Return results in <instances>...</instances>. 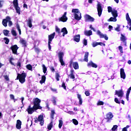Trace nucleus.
I'll return each mask as SVG.
<instances>
[{"instance_id":"1","label":"nucleus","mask_w":131,"mask_h":131,"mask_svg":"<svg viewBox=\"0 0 131 131\" xmlns=\"http://www.w3.org/2000/svg\"><path fill=\"white\" fill-rule=\"evenodd\" d=\"M72 13H74L75 19L79 21L81 19V13L78 9H73Z\"/></svg>"},{"instance_id":"2","label":"nucleus","mask_w":131,"mask_h":131,"mask_svg":"<svg viewBox=\"0 0 131 131\" xmlns=\"http://www.w3.org/2000/svg\"><path fill=\"white\" fill-rule=\"evenodd\" d=\"M27 76V74L24 72L21 74H17L16 79H19V81L20 83H24L26 81L25 78H26Z\"/></svg>"},{"instance_id":"3","label":"nucleus","mask_w":131,"mask_h":131,"mask_svg":"<svg viewBox=\"0 0 131 131\" xmlns=\"http://www.w3.org/2000/svg\"><path fill=\"white\" fill-rule=\"evenodd\" d=\"M40 99L38 98H36L33 99L34 108L37 110V109H41L42 107L40 106Z\"/></svg>"},{"instance_id":"4","label":"nucleus","mask_w":131,"mask_h":131,"mask_svg":"<svg viewBox=\"0 0 131 131\" xmlns=\"http://www.w3.org/2000/svg\"><path fill=\"white\" fill-rule=\"evenodd\" d=\"M8 22L9 26H12V25H13V23H12V21H11V17H10V16H7L6 19H3L2 24L5 26V27H7V26H8Z\"/></svg>"},{"instance_id":"5","label":"nucleus","mask_w":131,"mask_h":131,"mask_svg":"<svg viewBox=\"0 0 131 131\" xmlns=\"http://www.w3.org/2000/svg\"><path fill=\"white\" fill-rule=\"evenodd\" d=\"M38 121L39 122H40V125H43V124L45 123V120L43 119V115H40L38 116V118H36V119H35V123H37Z\"/></svg>"},{"instance_id":"6","label":"nucleus","mask_w":131,"mask_h":131,"mask_svg":"<svg viewBox=\"0 0 131 131\" xmlns=\"http://www.w3.org/2000/svg\"><path fill=\"white\" fill-rule=\"evenodd\" d=\"M13 5L16 11V13L20 15V13H21V11L20 10V7H19L18 5V0H14L13 1Z\"/></svg>"},{"instance_id":"7","label":"nucleus","mask_w":131,"mask_h":131,"mask_svg":"<svg viewBox=\"0 0 131 131\" xmlns=\"http://www.w3.org/2000/svg\"><path fill=\"white\" fill-rule=\"evenodd\" d=\"M97 9L99 17H101V15H102V12H103V9H102V5L100 4V2H98L97 5Z\"/></svg>"},{"instance_id":"8","label":"nucleus","mask_w":131,"mask_h":131,"mask_svg":"<svg viewBox=\"0 0 131 131\" xmlns=\"http://www.w3.org/2000/svg\"><path fill=\"white\" fill-rule=\"evenodd\" d=\"M63 56H64V53L63 52H59L58 53V58L59 59V62L62 66H65V62L63 60Z\"/></svg>"},{"instance_id":"9","label":"nucleus","mask_w":131,"mask_h":131,"mask_svg":"<svg viewBox=\"0 0 131 131\" xmlns=\"http://www.w3.org/2000/svg\"><path fill=\"white\" fill-rule=\"evenodd\" d=\"M67 12H64L63 15L58 19L59 22H67L68 20V17L66 16Z\"/></svg>"},{"instance_id":"10","label":"nucleus","mask_w":131,"mask_h":131,"mask_svg":"<svg viewBox=\"0 0 131 131\" xmlns=\"http://www.w3.org/2000/svg\"><path fill=\"white\" fill-rule=\"evenodd\" d=\"M97 34L99 35L100 38H104L105 40H108V36H107V35L102 33L100 30L97 31Z\"/></svg>"},{"instance_id":"11","label":"nucleus","mask_w":131,"mask_h":131,"mask_svg":"<svg viewBox=\"0 0 131 131\" xmlns=\"http://www.w3.org/2000/svg\"><path fill=\"white\" fill-rule=\"evenodd\" d=\"M84 19L85 22H94V21H95V18L88 14H86L84 16Z\"/></svg>"},{"instance_id":"12","label":"nucleus","mask_w":131,"mask_h":131,"mask_svg":"<svg viewBox=\"0 0 131 131\" xmlns=\"http://www.w3.org/2000/svg\"><path fill=\"white\" fill-rule=\"evenodd\" d=\"M119 97V98H122L123 97V95H124V93L123 92V91L122 90H116L115 91V94Z\"/></svg>"},{"instance_id":"13","label":"nucleus","mask_w":131,"mask_h":131,"mask_svg":"<svg viewBox=\"0 0 131 131\" xmlns=\"http://www.w3.org/2000/svg\"><path fill=\"white\" fill-rule=\"evenodd\" d=\"M18 49H19V47H18V46L16 45H13L11 47V49L12 51V53L13 54H14V55H18V53H17Z\"/></svg>"},{"instance_id":"14","label":"nucleus","mask_w":131,"mask_h":131,"mask_svg":"<svg viewBox=\"0 0 131 131\" xmlns=\"http://www.w3.org/2000/svg\"><path fill=\"white\" fill-rule=\"evenodd\" d=\"M27 111H28V113L29 114H32V113H33L34 112L35 110H37L35 108H34V107L33 106L32 107H31V105H29L27 109Z\"/></svg>"},{"instance_id":"15","label":"nucleus","mask_w":131,"mask_h":131,"mask_svg":"<svg viewBox=\"0 0 131 131\" xmlns=\"http://www.w3.org/2000/svg\"><path fill=\"white\" fill-rule=\"evenodd\" d=\"M120 77L123 79H125L126 77V75H125V72H124V69H120Z\"/></svg>"},{"instance_id":"16","label":"nucleus","mask_w":131,"mask_h":131,"mask_svg":"<svg viewBox=\"0 0 131 131\" xmlns=\"http://www.w3.org/2000/svg\"><path fill=\"white\" fill-rule=\"evenodd\" d=\"M87 66H88V67H93V68H97L98 67V65L93 62V61L89 62L88 63Z\"/></svg>"},{"instance_id":"17","label":"nucleus","mask_w":131,"mask_h":131,"mask_svg":"<svg viewBox=\"0 0 131 131\" xmlns=\"http://www.w3.org/2000/svg\"><path fill=\"white\" fill-rule=\"evenodd\" d=\"M22 124V122L20 120H17L16 122V127L17 129H21V125Z\"/></svg>"},{"instance_id":"18","label":"nucleus","mask_w":131,"mask_h":131,"mask_svg":"<svg viewBox=\"0 0 131 131\" xmlns=\"http://www.w3.org/2000/svg\"><path fill=\"white\" fill-rule=\"evenodd\" d=\"M55 33L54 32L48 36L49 42H52V41L53 40V39H54V37H55Z\"/></svg>"},{"instance_id":"19","label":"nucleus","mask_w":131,"mask_h":131,"mask_svg":"<svg viewBox=\"0 0 131 131\" xmlns=\"http://www.w3.org/2000/svg\"><path fill=\"white\" fill-rule=\"evenodd\" d=\"M73 39L74 41H76V42H79V41L80 40V35L78 34L75 35L74 36Z\"/></svg>"},{"instance_id":"20","label":"nucleus","mask_w":131,"mask_h":131,"mask_svg":"<svg viewBox=\"0 0 131 131\" xmlns=\"http://www.w3.org/2000/svg\"><path fill=\"white\" fill-rule=\"evenodd\" d=\"M69 77L71 79H75V76H74V71L73 70H71V74L69 75Z\"/></svg>"},{"instance_id":"21","label":"nucleus","mask_w":131,"mask_h":131,"mask_svg":"<svg viewBox=\"0 0 131 131\" xmlns=\"http://www.w3.org/2000/svg\"><path fill=\"white\" fill-rule=\"evenodd\" d=\"M106 119L110 120V119H112V118H113V114L112 113L110 112L106 115Z\"/></svg>"},{"instance_id":"22","label":"nucleus","mask_w":131,"mask_h":131,"mask_svg":"<svg viewBox=\"0 0 131 131\" xmlns=\"http://www.w3.org/2000/svg\"><path fill=\"white\" fill-rule=\"evenodd\" d=\"M112 15H113V17H115L116 18H117V17H118V13L117 12V10L115 9H113Z\"/></svg>"},{"instance_id":"23","label":"nucleus","mask_w":131,"mask_h":131,"mask_svg":"<svg viewBox=\"0 0 131 131\" xmlns=\"http://www.w3.org/2000/svg\"><path fill=\"white\" fill-rule=\"evenodd\" d=\"M77 97L79 100V105H82V98H81V95L79 94H77Z\"/></svg>"},{"instance_id":"24","label":"nucleus","mask_w":131,"mask_h":131,"mask_svg":"<svg viewBox=\"0 0 131 131\" xmlns=\"http://www.w3.org/2000/svg\"><path fill=\"white\" fill-rule=\"evenodd\" d=\"M130 91H131V86L127 90L126 94V99L127 101L129 100V94H130Z\"/></svg>"},{"instance_id":"25","label":"nucleus","mask_w":131,"mask_h":131,"mask_svg":"<svg viewBox=\"0 0 131 131\" xmlns=\"http://www.w3.org/2000/svg\"><path fill=\"white\" fill-rule=\"evenodd\" d=\"M126 20L127 21V24H131V19L130 17H129V15H128V13L126 14Z\"/></svg>"},{"instance_id":"26","label":"nucleus","mask_w":131,"mask_h":131,"mask_svg":"<svg viewBox=\"0 0 131 131\" xmlns=\"http://www.w3.org/2000/svg\"><path fill=\"white\" fill-rule=\"evenodd\" d=\"M84 34L85 35H86V36H90V35L93 34V32L92 30L85 31L84 32Z\"/></svg>"},{"instance_id":"27","label":"nucleus","mask_w":131,"mask_h":131,"mask_svg":"<svg viewBox=\"0 0 131 131\" xmlns=\"http://www.w3.org/2000/svg\"><path fill=\"white\" fill-rule=\"evenodd\" d=\"M84 61H85V62H89V52L85 53Z\"/></svg>"},{"instance_id":"28","label":"nucleus","mask_w":131,"mask_h":131,"mask_svg":"<svg viewBox=\"0 0 131 131\" xmlns=\"http://www.w3.org/2000/svg\"><path fill=\"white\" fill-rule=\"evenodd\" d=\"M108 22H116L117 21V19L115 17H111L110 19L107 20Z\"/></svg>"},{"instance_id":"29","label":"nucleus","mask_w":131,"mask_h":131,"mask_svg":"<svg viewBox=\"0 0 131 131\" xmlns=\"http://www.w3.org/2000/svg\"><path fill=\"white\" fill-rule=\"evenodd\" d=\"M61 32L63 33L62 36H65V34H67L68 33V32L67 31V29L66 28H63L61 30Z\"/></svg>"},{"instance_id":"30","label":"nucleus","mask_w":131,"mask_h":131,"mask_svg":"<svg viewBox=\"0 0 131 131\" xmlns=\"http://www.w3.org/2000/svg\"><path fill=\"white\" fill-rule=\"evenodd\" d=\"M20 42L21 43L23 47H26L27 42L24 39H20Z\"/></svg>"},{"instance_id":"31","label":"nucleus","mask_w":131,"mask_h":131,"mask_svg":"<svg viewBox=\"0 0 131 131\" xmlns=\"http://www.w3.org/2000/svg\"><path fill=\"white\" fill-rule=\"evenodd\" d=\"M46 82V77L45 76H42L41 79L40 80L39 82L41 83V84H42V83H45Z\"/></svg>"},{"instance_id":"32","label":"nucleus","mask_w":131,"mask_h":131,"mask_svg":"<svg viewBox=\"0 0 131 131\" xmlns=\"http://www.w3.org/2000/svg\"><path fill=\"white\" fill-rule=\"evenodd\" d=\"M73 67L74 69H78L79 66H78V63L77 62H73Z\"/></svg>"},{"instance_id":"33","label":"nucleus","mask_w":131,"mask_h":131,"mask_svg":"<svg viewBox=\"0 0 131 131\" xmlns=\"http://www.w3.org/2000/svg\"><path fill=\"white\" fill-rule=\"evenodd\" d=\"M120 39H121V41H123V42H124V41H125V40H126V37H125V36L123 35V34H121Z\"/></svg>"},{"instance_id":"34","label":"nucleus","mask_w":131,"mask_h":131,"mask_svg":"<svg viewBox=\"0 0 131 131\" xmlns=\"http://www.w3.org/2000/svg\"><path fill=\"white\" fill-rule=\"evenodd\" d=\"M27 24H28L29 27H30V28H31V27H32V24L31 18H29L28 19Z\"/></svg>"},{"instance_id":"35","label":"nucleus","mask_w":131,"mask_h":131,"mask_svg":"<svg viewBox=\"0 0 131 131\" xmlns=\"http://www.w3.org/2000/svg\"><path fill=\"white\" fill-rule=\"evenodd\" d=\"M3 33L4 35H5V36H8V35H9V33H10V31L8 30H4L3 31Z\"/></svg>"},{"instance_id":"36","label":"nucleus","mask_w":131,"mask_h":131,"mask_svg":"<svg viewBox=\"0 0 131 131\" xmlns=\"http://www.w3.org/2000/svg\"><path fill=\"white\" fill-rule=\"evenodd\" d=\"M42 70H43V73L46 74L47 73V67L45 64H42Z\"/></svg>"},{"instance_id":"37","label":"nucleus","mask_w":131,"mask_h":131,"mask_svg":"<svg viewBox=\"0 0 131 131\" xmlns=\"http://www.w3.org/2000/svg\"><path fill=\"white\" fill-rule=\"evenodd\" d=\"M16 27L19 32V35H21V29H20V26L17 24H16Z\"/></svg>"},{"instance_id":"38","label":"nucleus","mask_w":131,"mask_h":131,"mask_svg":"<svg viewBox=\"0 0 131 131\" xmlns=\"http://www.w3.org/2000/svg\"><path fill=\"white\" fill-rule=\"evenodd\" d=\"M52 127H53V122L52 121L48 126V129L49 130H51L52 129Z\"/></svg>"},{"instance_id":"39","label":"nucleus","mask_w":131,"mask_h":131,"mask_svg":"<svg viewBox=\"0 0 131 131\" xmlns=\"http://www.w3.org/2000/svg\"><path fill=\"white\" fill-rule=\"evenodd\" d=\"M63 125V121L61 120H59V125H58V127L59 128H61L62 127V126Z\"/></svg>"},{"instance_id":"40","label":"nucleus","mask_w":131,"mask_h":131,"mask_svg":"<svg viewBox=\"0 0 131 131\" xmlns=\"http://www.w3.org/2000/svg\"><path fill=\"white\" fill-rule=\"evenodd\" d=\"M56 113H55L54 110H52L51 111V117L52 119H54V116L55 115Z\"/></svg>"},{"instance_id":"41","label":"nucleus","mask_w":131,"mask_h":131,"mask_svg":"<svg viewBox=\"0 0 131 131\" xmlns=\"http://www.w3.org/2000/svg\"><path fill=\"white\" fill-rule=\"evenodd\" d=\"M92 46L93 48H96V47H97V46H99V42H93L92 43Z\"/></svg>"},{"instance_id":"42","label":"nucleus","mask_w":131,"mask_h":131,"mask_svg":"<svg viewBox=\"0 0 131 131\" xmlns=\"http://www.w3.org/2000/svg\"><path fill=\"white\" fill-rule=\"evenodd\" d=\"M11 33L13 36H17V32H16V31L15 30L12 29L11 30Z\"/></svg>"},{"instance_id":"43","label":"nucleus","mask_w":131,"mask_h":131,"mask_svg":"<svg viewBox=\"0 0 131 131\" xmlns=\"http://www.w3.org/2000/svg\"><path fill=\"white\" fill-rule=\"evenodd\" d=\"M4 40L5 41V43L6 45H9V42H10V40L8 38L5 37L4 38Z\"/></svg>"},{"instance_id":"44","label":"nucleus","mask_w":131,"mask_h":131,"mask_svg":"<svg viewBox=\"0 0 131 131\" xmlns=\"http://www.w3.org/2000/svg\"><path fill=\"white\" fill-rule=\"evenodd\" d=\"M118 49H119V51H120V53L121 54H123V48H122V46H119Z\"/></svg>"},{"instance_id":"45","label":"nucleus","mask_w":131,"mask_h":131,"mask_svg":"<svg viewBox=\"0 0 131 131\" xmlns=\"http://www.w3.org/2000/svg\"><path fill=\"white\" fill-rule=\"evenodd\" d=\"M26 68L28 69V70H32V66L31 64H28L26 66Z\"/></svg>"},{"instance_id":"46","label":"nucleus","mask_w":131,"mask_h":131,"mask_svg":"<svg viewBox=\"0 0 131 131\" xmlns=\"http://www.w3.org/2000/svg\"><path fill=\"white\" fill-rule=\"evenodd\" d=\"M60 78V75H59V73H56V79L57 81H59V80H60V79H59Z\"/></svg>"},{"instance_id":"47","label":"nucleus","mask_w":131,"mask_h":131,"mask_svg":"<svg viewBox=\"0 0 131 131\" xmlns=\"http://www.w3.org/2000/svg\"><path fill=\"white\" fill-rule=\"evenodd\" d=\"M72 121H73L74 124H75V125H77V124H78V121H77L76 119H73L72 120Z\"/></svg>"},{"instance_id":"48","label":"nucleus","mask_w":131,"mask_h":131,"mask_svg":"<svg viewBox=\"0 0 131 131\" xmlns=\"http://www.w3.org/2000/svg\"><path fill=\"white\" fill-rule=\"evenodd\" d=\"M107 10H108V13H112V12L113 11V9H112V7L110 6L107 7Z\"/></svg>"},{"instance_id":"49","label":"nucleus","mask_w":131,"mask_h":131,"mask_svg":"<svg viewBox=\"0 0 131 131\" xmlns=\"http://www.w3.org/2000/svg\"><path fill=\"white\" fill-rule=\"evenodd\" d=\"M117 127H118V126H117V125H114L112 128V130L113 131L116 130V129H117Z\"/></svg>"},{"instance_id":"50","label":"nucleus","mask_w":131,"mask_h":131,"mask_svg":"<svg viewBox=\"0 0 131 131\" xmlns=\"http://www.w3.org/2000/svg\"><path fill=\"white\" fill-rule=\"evenodd\" d=\"M56 100H57V98L53 97L52 102L54 105H56Z\"/></svg>"},{"instance_id":"51","label":"nucleus","mask_w":131,"mask_h":131,"mask_svg":"<svg viewBox=\"0 0 131 131\" xmlns=\"http://www.w3.org/2000/svg\"><path fill=\"white\" fill-rule=\"evenodd\" d=\"M97 106L101 105H104V102L99 101L97 103Z\"/></svg>"},{"instance_id":"52","label":"nucleus","mask_w":131,"mask_h":131,"mask_svg":"<svg viewBox=\"0 0 131 131\" xmlns=\"http://www.w3.org/2000/svg\"><path fill=\"white\" fill-rule=\"evenodd\" d=\"M83 43L84 46H87L88 45V40L85 39H84L83 41Z\"/></svg>"},{"instance_id":"53","label":"nucleus","mask_w":131,"mask_h":131,"mask_svg":"<svg viewBox=\"0 0 131 131\" xmlns=\"http://www.w3.org/2000/svg\"><path fill=\"white\" fill-rule=\"evenodd\" d=\"M55 31L57 32V33H60V29L57 26L55 27Z\"/></svg>"},{"instance_id":"54","label":"nucleus","mask_w":131,"mask_h":131,"mask_svg":"<svg viewBox=\"0 0 131 131\" xmlns=\"http://www.w3.org/2000/svg\"><path fill=\"white\" fill-rule=\"evenodd\" d=\"M115 102L117 103V104H120V101H119V100H118L117 98H115Z\"/></svg>"},{"instance_id":"55","label":"nucleus","mask_w":131,"mask_h":131,"mask_svg":"<svg viewBox=\"0 0 131 131\" xmlns=\"http://www.w3.org/2000/svg\"><path fill=\"white\" fill-rule=\"evenodd\" d=\"M4 78L7 81H9V80H10V78H9V76L8 75L4 76Z\"/></svg>"},{"instance_id":"56","label":"nucleus","mask_w":131,"mask_h":131,"mask_svg":"<svg viewBox=\"0 0 131 131\" xmlns=\"http://www.w3.org/2000/svg\"><path fill=\"white\" fill-rule=\"evenodd\" d=\"M115 30H116V31H117L118 32H119V31H120V27L118 26V27L116 28L115 29Z\"/></svg>"},{"instance_id":"57","label":"nucleus","mask_w":131,"mask_h":131,"mask_svg":"<svg viewBox=\"0 0 131 131\" xmlns=\"http://www.w3.org/2000/svg\"><path fill=\"white\" fill-rule=\"evenodd\" d=\"M85 95L87 97H89V96H90V95H91V93H90V92H89V91H85Z\"/></svg>"},{"instance_id":"58","label":"nucleus","mask_w":131,"mask_h":131,"mask_svg":"<svg viewBox=\"0 0 131 131\" xmlns=\"http://www.w3.org/2000/svg\"><path fill=\"white\" fill-rule=\"evenodd\" d=\"M17 68H20V67H21V62H18L17 63Z\"/></svg>"},{"instance_id":"59","label":"nucleus","mask_w":131,"mask_h":131,"mask_svg":"<svg viewBox=\"0 0 131 131\" xmlns=\"http://www.w3.org/2000/svg\"><path fill=\"white\" fill-rule=\"evenodd\" d=\"M10 99L12 100H14L15 99V96L13 94H11L10 95Z\"/></svg>"},{"instance_id":"60","label":"nucleus","mask_w":131,"mask_h":131,"mask_svg":"<svg viewBox=\"0 0 131 131\" xmlns=\"http://www.w3.org/2000/svg\"><path fill=\"white\" fill-rule=\"evenodd\" d=\"M51 42H48V48L50 50L52 49V47H51Z\"/></svg>"},{"instance_id":"61","label":"nucleus","mask_w":131,"mask_h":131,"mask_svg":"<svg viewBox=\"0 0 131 131\" xmlns=\"http://www.w3.org/2000/svg\"><path fill=\"white\" fill-rule=\"evenodd\" d=\"M51 91H52V92H53V93H58V92L57 91V89L51 88Z\"/></svg>"},{"instance_id":"62","label":"nucleus","mask_w":131,"mask_h":131,"mask_svg":"<svg viewBox=\"0 0 131 131\" xmlns=\"http://www.w3.org/2000/svg\"><path fill=\"white\" fill-rule=\"evenodd\" d=\"M98 46H103V47H105V43L102 42H98Z\"/></svg>"},{"instance_id":"63","label":"nucleus","mask_w":131,"mask_h":131,"mask_svg":"<svg viewBox=\"0 0 131 131\" xmlns=\"http://www.w3.org/2000/svg\"><path fill=\"white\" fill-rule=\"evenodd\" d=\"M61 86L66 90V85H65V83L64 82L62 83Z\"/></svg>"},{"instance_id":"64","label":"nucleus","mask_w":131,"mask_h":131,"mask_svg":"<svg viewBox=\"0 0 131 131\" xmlns=\"http://www.w3.org/2000/svg\"><path fill=\"white\" fill-rule=\"evenodd\" d=\"M108 29H109V31H111V30L113 29V27L112 26H109Z\"/></svg>"}]
</instances>
